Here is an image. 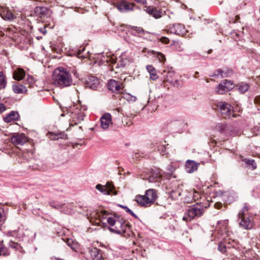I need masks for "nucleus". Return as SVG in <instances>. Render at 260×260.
Masks as SVG:
<instances>
[{
  "label": "nucleus",
  "mask_w": 260,
  "mask_h": 260,
  "mask_svg": "<svg viewBox=\"0 0 260 260\" xmlns=\"http://www.w3.org/2000/svg\"><path fill=\"white\" fill-rule=\"evenodd\" d=\"M243 161L245 162L247 167H251L253 170L256 168V163L253 159H244Z\"/></svg>",
  "instance_id": "36"
},
{
  "label": "nucleus",
  "mask_w": 260,
  "mask_h": 260,
  "mask_svg": "<svg viewBox=\"0 0 260 260\" xmlns=\"http://www.w3.org/2000/svg\"><path fill=\"white\" fill-rule=\"evenodd\" d=\"M52 79L54 85L60 88L70 86L73 83L70 71L63 67H59L54 70Z\"/></svg>",
  "instance_id": "1"
},
{
  "label": "nucleus",
  "mask_w": 260,
  "mask_h": 260,
  "mask_svg": "<svg viewBox=\"0 0 260 260\" xmlns=\"http://www.w3.org/2000/svg\"><path fill=\"white\" fill-rule=\"evenodd\" d=\"M107 222L110 226L109 230L113 233L118 234L127 233L129 235V233L132 232V225L122 218L116 220L113 217H109L107 219Z\"/></svg>",
  "instance_id": "2"
},
{
  "label": "nucleus",
  "mask_w": 260,
  "mask_h": 260,
  "mask_svg": "<svg viewBox=\"0 0 260 260\" xmlns=\"http://www.w3.org/2000/svg\"><path fill=\"white\" fill-rule=\"evenodd\" d=\"M220 112L223 116L226 117H230L232 114V107L231 106L226 103H222L219 106Z\"/></svg>",
  "instance_id": "20"
},
{
  "label": "nucleus",
  "mask_w": 260,
  "mask_h": 260,
  "mask_svg": "<svg viewBox=\"0 0 260 260\" xmlns=\"http://www.w3.org/2000/svg\"><path fill=\"white\" fill-rule=\"evenodd\" d=\"M88 252L92 260H102L103 256L101 250L96 247H89L88 248Z\"/></svg>",
  "instance_id": "14"
},
{
  "label": "nucleus",
  "mask_w": 260,
  "mask_h": 260,
  "mask_svg": "<svg viewBox=\"0 0 260 260\" xmlns=\"http://www.w3.org/2000/svg\"><path fill=\"white\" fill-rule=\"evenodd\" d=\"M40 30L41 32H43L44 34H45L46 30L45 28H40Z\"/></svg>",
  "instance_id": "60"
},
{
  "label": "nucleus",
  "mask_w": 260,
  "mask_h": 260,
  "mask_svg": "<svg viewBox=\"0 0 260 260\" xmlns=\"http://www.w3.org/2000/svg\"><path fill=\"white\" fill-rule=\"evenodd\" d=\"M135 6L134 3H129L126 0H122L115 5V7L121 13L133 11Z\"/></svg>",
  "instance_id": "5"
},
{
  "label": "nucleus",
  "mask_w": 260,
  "mask_h": 260,
  "mask_svg": "<svg viewBox=\"0 0 260 260\" xmlns=\"http://www.w3.org/2000/svg\"><path fill=\"white\" fill-rule=\"evenodd\" d=\"M86 87L93 89L98 90L101 88L100 81L99 79L95 76H89L86 81Z\"/></svg>",
  "instance_id": "10"
},
{
  "label": "nucleus",
  "mask_w": 260,
  "mask_h": 260,
  "mask_svg": "<svg viewBox=\"0 0 260 260\" xmlns=\"http://www.w3.org/2000/svg\"><path fill=\"white\" fill-rule=\"evenodd\" d=\"M147 70L150 74V78L154 80L158 78L156 71L155 68L151 65H147L146 67Z\"/></svg>",
  "instance_id": "29"
},
{
  "label": "nucleus",
  "mask_w": 260,
  "mask_h": 260,
  "mask_svg": "<svg viewBox=\"0 0 260 260\" xmlns=\"http://www.w3.org/2000/svg\"><path fill=\"white\" fill-rule=\"evenodd\" d=\"M27 80L28 81V83L29 84H32L34 82V79H33L32 77H31V76H29L27 77Z\"/></svg>",
  "instance_id": "54"
},
{
  "label": "nucleus",
  "mask_w": 260,
  "mask_h": 260,
  "mask_svg": "<svg viewBox=\"0 0 260 260\" xmlns=\"http://www.w3.org/2000/svg\"><path fill=\"white\" fill-rule=\"evenodd\" d=\"M7 85L6 77L2 71L0 72V89H4Z\"/></svg>",
  "instance_id": "34"
},
{
  "label": "nucleus",
  "mask_w": 260,
  "mask_h": 260,
  "mask_svg": "<svg viewBox=\"0 0 260 260\" xmlns=\"http://www.w3.org/2000/svg\"><path fill=\"white\" fill-rule=\"evenodd\" d=\"M112 187V185L107 183L105 186L98 184L96 185L95 188L104 194L110 195L111 193H113Z\"/></svg>",
  "instance_id": "17"
},
{
  "label": "nucleus",
  "mask_w": 260,
  "mask_h": 260,
  "mask_svg": "<svg viewBox=\"0 0 260 260\" xmlns=\"http://www.w3.org/2000/svg\"><path fill=\"white\" fill-rule=\"evenodd\" d=\"M175 168L173 167L172 164H169L167 166V172L165 173V177L167 179H170L171 177L173 175V172L175 171Z\"/></svg>",
  "instance_id": "32"
},
{
  "label": "nucleus",
  "mask_w": 260,
  "mask_h": 260,
  "mask_svg": "<svg viewBox=\"0 0 260 260\" xmlns=\"http://www.w3.org/2000/svg\"><path fill=\"white\" fill-rule=\"evenodd\" d=\"M9 246L12 248L19 249L20 247V245L17 242H14L12 241H10L8 244Z\"/></svg>",
  "instance_id": "42"
},
{
  "label": "nucleus",
  "mask_w": 260,
  "mask_h": 260,
  "mask_svg": "<svg viewBox=\"0 0 260 260\" xmlns=\"http://www.w3.org/2000/svg\"><path fill=\"white\" fill-rule=\"evenodd\" d=\"M57 139H66L67 138V135L65 134L64 132H61L60 133H58L57 135Z\"/></svg>",
  "instance_id": "46"
},
{
  "label": "nucleus",
  "mask_w": 260,
  "mask_h": 260,
  "mask_svg": "<svg viewBox=\"0 0 260 260\" xmlns=\"http://www.w3.org/2000/svg\"><path fill=\"white\" fill-rule=\"evenodd\" d=\"M254 103L256 104H260V96H257L254 99Z\"/></svg>",
  "instance_id": "56"
},
{
  "label": "nucleus",
  "mask_w": 260,
  "mask_h": 260,
  "mask_svg": "<svg viewBox=\"0 0 260 260\" xmlns=\"http://www.w3.org/2000/svg\"><path fill=\"white\" fill-rule=\"evenodd\" d=\"M250 209V206L247 203H244L242 209L240 210L237 217L248 216L250 215L249 214V210Z\"/></svg>",
  "instance_id": "28"
},
{
  "label": "nucleus",
  "mask_w": 260,
  "mask_h": 260,
  "mask_svg": "<svg viewBox=\"0 0 260 260\" xmlns=\"http://www.w3.org/2000/svg\"><path fill=\"white\" fill-rule=\"evenodd\" d=\"M49 205L51 207H53L55 209H60L61 211L64 212L66 213H68V212H66L64 210V206L66 204L60 203L57 202L52 201L49 202Z\"/></svg>",
  "instance_id": "27"
},
{
  "label": "nucleus",
  "mask_w": 260,
  "mask_h": 260,
  "mask_svg": "<svg viewBox=\"0 0 260 260\" xmlns=\"http://www.w3.org/2000/svg\"><path fill=\"white\" fill-rule=\"evenodd\" d=\"M132 29L138 34H143L144 31V29L141 27L133 26Z\"/></svg>",
  "instance_id": "44"
},
{
  "label": "nucleus",
  "mask_w": 260,
  "mask_h": 260,
  "mask_svg": "<svg viewBox=\"0 0 260 260\" xmlns=\"http://www.w3.org/2000/svg\"><path fill=\"white\" fill-rule=\"evenodd\" d=\"M236 86L238 87V90L242 93L246 92L249 88V85L245 82H241L238 84Z\"/></svg>",
  "instance_id": "30"
},
{
  "label": "nucleus",
  "mask_w": 260,
  "mask_h": 260,
  "mask_svg": "<svg viewBox=\"0 0 260 260\" xmlns=\"http://www.w3.org/2000/svg\"><path fill=\"white\" fill-rule=\"evenodd\" d=\"M222 78H226L230 76L233 73V71L231 69H226L224 70H222Z\"/></svg>",
  "instance_id": "39"
},
{
  "label": "nucleus",
  "mask_w": 260,
  "mask_h": 260,
  "mask_svg": "<svg viewBox=\"0 0 260 260\" xmlns=\"http://www.w3.org/2000/svg\"><path fill=\"white\" fill-rule=\"evenodd\" d=\"M212 50L211 49L209 50L208 51V53H211L212 52Z\"/></svg>",
  "instance_id": "64"
},
{
  "label": "nucleus",
  "mask_w": 260,
  "mask_h": 260,
  "mask_svg": "<svg viewBox=\"0 0 260 260\" xmlns=\"http://www.w3.org/2000/svg\"><path fill=\"white\" fill-rule=\"evenodd\" d=\"M238 221L240 226L245 230H251L253 226V222L250 215L238 217Z\"/></svg>",
  "instance_id": "7"
},
{
  "label": "nucleus",
  "mask_w": 260,
  "mask_h": 260,
  "mask_svg": "<svg viewBox=\"0 0 260 260\" xmlns=\"http://www.w3.org/2000/svg\"><path fill=\"white\" fill-rule=\"evenodd\" d=\"M4 211L0 209V225H1L5 221V216L3 215Z\"/></svg>",
  "instance_id": "47"
},
{
  "label": "nucleus",
  "mask_w": 260,
  "mask_h": 260,
  "mask_svg": "<svg viewBox=\"0 0 260 260\" xmlns=\"http://www.w3.org/2000/svg\"><path fill=\"white\" fill-rule=\"evenodd\" d=\"M199 164L194 160H187L185 164V170L188 173H192L198 169Z\"/></svg>",
  "instance_id": "19"
},
{
  "label": "nucleus",
  "mask_w": 260,
  "mask_h": 260,
  "mask_svg": "<svg viewBox=\"0 0 260 260\" xmlns=\"http://www.w3.org/2000/svg\"><path fill=\"white\" fill-rule=\"evenodd\" d=\"M168 31L173 34L182 35L184 34L185 28L180 23L172 24L169 25Z\"/></svg>",
  "instance_id": "9"
},
{
  "label": "nucleus",
  "mask_w": 260,
  "mask_h": 260,
  "mask_svg": "<svg viewBox=\"0 0 260 260\" xmlns=\"http://www.w3.org/2000/svg\"><path fill=\"white\" fill-rule=\"evenodd\" d=\"M19 114L17 112L13 111L5 117L4 120L5 122L9 123L13 121L17 120L19 118Z\"/></svg>",
  "instance_id": "24"
},
{
  "label": "nucleus",
  "mask_w": 260,
  "mask_h": 260,
  "mask_svg": "<svg viewBox=\"0 0 260 260\" xmlns=\"http://www.w3.org/2000/svg\"><path fill=\"white\" fill-rule=\"evenodd\" d=\"M67 244L69 246L71 247V248L73 250H75L76 248V244L74 242L73 240L70 239H68L66 241Z\"/></svg>",
  "instance_id": "40"
},
{
  "label": "nucleus",
  "mask_w": 260,
  "mask_h": 260,
  "mask_svg": "<svg viewBox=\"0 0 260 260\" xmlns=\"http://www.w3.org/2000/svg\"><path fill=\"white\" fill-rule=\"evenodd\" d=\"M214 207L216 209H220L222 207V204L220 202H216L214 204Z\"/></svg>",
  "instance_id": "51"
},
{
  "label": "nucleus",
  "mask_w": 260,
  "mask_h": 260,
  "mask_svg": "<svg viewBox=\"0 0 260 260\" xmlns=\"http://www.w3.org/2000/svg\"><path fill=\"white\" fill-rule=\"evenodd\" d=\"M234 87V83L231 80H224L217 87V93L223 94L232 90Z\"/></svg>",
  "instance_id": "6"
},
{
  "label": "nucleus",
  "mask_w": 260,
  "mask_h": 260,
  "mask_svg": "<svg viewBox=\"0 0 260 260\" xmlns=\"http://www.w3.org/2000/svg\"><path fill=\"white\" fill-rule=\"evenodd\" d=\"M112 123V116L110 113L104 114L101 118V125L102 128L107 129Z\"/></svg>",
  "instance_id": "15"
},
{
  "label": "nucleus",
  "mask_w": 260,
  "mask_h": 260,
  "mask_svg": "<svg viewBox=\"0 0 260 260\" xmlns=\"http://www.w3.org/2000/svg\"><path fill=\"white\" fill-rule=\"evenodd\" d=\"M240 19V16L239 15H237L235 17V20L234 21V23L238 22Z\"/></svg>",
  "instance_id": "57"
},
{
  "label": "nucleus",
  "mask_w": 260,
  "mask_h": 260,
  "mask_svg": "<svg viewBox=\"0 0 260 260\" xmlns=\"http://www.w3.org/2000/svg\"><path fill=\"white\" fill-rule=\"evenodd\" d=\"M130 214L132 216H133V217H134L135 218H136V219L138 218V216L136 214H135L133 211L131 212V213Z\"/></svg>",
  "instance_id": "58"
},
{
  "label": "nucleus",
  "mask_w": 260,
  "mask_h": 260,
  "mask_svg": "<svg viewBox=\"0 0 260 260\" xmlns=\"http://www.w3.org/2000/svg\"><path fill=\"white\" fill-rule=\"evenodd\" d=\"M160 41L167 44L169 43V39L165 37H162L160 38Z\"/></svg>",
  "instance_id": "48"
},
{
  "label": "nucleus",
  "mask_w": 260,
  "mask_h": 260,
  "mask_svg": "<svg viewBox=\"0 0 260 260\" xmlns=\"http://www.w3.org/2000/svg\"><path fill=\"white\" fill-rule=\"evenodd\" d=\"M119 207H120L121 208L124 209L125 211L127 213H128L129 214L131 213V212H132V211L129 209L127 206H124V205H118Z\"/></svg>",
  "instance_id": "49"
},
{
  "label": "nucleus",
  "mask_w": 260,
  "mask_h": 260,
  "mask_svg": "<svg viewBox=\"0 0 260 260\" xmlns=\"http://www.w3.org/2000/svg\"><path fill=\"white\" fill-rule=\"evenodd\" d=\"M130 61V59H128L126 56L122 54L121 55L117 61V67H124L127 65H128Z\"/></svg>",
  "instance_id": "25"
},
{
  "label": "nucleus",
  "mask_w": 260,
  "mask_h": 260,
  "mask_svg": "<svg viewBox=\"0 0 260 260\" xmlns=\"http://www.w3.org/2000/svg\"><path fill=\"white\" fill-rule=\"evenodd\" d=\"M85 116L84 112L81 109L76 108L72 113L71 117L73 121L75 122V124L80 123L84 120Z\"/></svg>",
  "instance_id": "13"
},
{
  "label": "nucleus",
  "mask_w": 260,
  "mask_h": 260,
  "mask_svg": "<svg viewBox=\"0 0 260 260\" xmlns=\"http://www.w3.org/2000/svg\"><path fill=\"white\" fill-rule=\"evenodd\" d=\"M148 53L157 58L160 62H164L166 60L165 55L160 52H156L151 50L149 51Z\"/></svg>",
  "instance_id": "31"
},
{
  "label": "nucleus",
  "mask_w": 260,
  "mask_h": 260,
  "mask_svg": "<svg viewBox=\"0 0 260 260\" xmlns=\"http://www.w3.org/2000/svg\"><path fill=\"white\" fill-rule=\"evenodd\" d=\"M25 76V72L21 68L15 70L13 72V77L17 81H20L24 78Z\"/></svg>",
  "instance_id": "23"
},
{
  "label": "nucleus",
  "mask_w": 260,
  "mask_h": 260,
  "mask_svg": "<svg viewBox=\"0 0 260 260\" xmlns=\"http://www.w3.org/2000/svg\"><path fill=\"white\" fill-rule=\"evenodd\" d=\"M174 73L172 72L168 73L167 75V81L171 83L174 86H178L179 85V81L177 79H170L169 77H171Z\"/></svg>",
  "instance_id": "33"
},
{
  "label": "nucleus",
  "mask_w": 260,
  "mask_h": 260,
  "mask_svg": "<svg viewBox=\"0 0 260 260\" xmlns=\"http://www.w3.org/2000/svg\"><path fill=\"white\" fill-rule=\"evenodd\" d=\"M222 73H223L222 70L221 69H219L215 71L214 74L213 75V76H214L217 78H218V77L222 78Z\"/></svg>",
  "instance_id": "45"
},
{
  "label": "nucleus",
  "mask_w": 260,
  "mask_h": 260,
  "mask_svg": "<svg viewBox=\"0 0 260 260\" xmlns=\"http://www.w3.org/2000/svg\"><path fill=\"white\" fill-rule=\"evenodd\" d=\"M3 241L0 242V256H6L9 255L8 249L3 244Z\"/></svg>",
  "instance_id": "35"
},
{
  "label": "nucleus",
  "mask_w": 260,
  "mask_h": 260,
  "mask_svg": "<svg viewBox=\"0 0 260 260\" xmlns=\"http://www.w3.org/2000/svg\"><path fill=\"white\" fill-rule=\"evenodd\" d=\"M172 192L177 194L178 196H180L181 195V191L179 190V189L177 190H172Z\"/></svg>",
  "instance_id": "55"
},
{
  "label": "nucleus",
  "mask_w": 260,
  "mask_h": 260,
  "mask_svg": "<svg viewBox=\"0 0 260 260\" xmlns=\"http://www.w3.org/2000/svg\"><path fill=\"white\" fill-rule=\"evenodd\" d=\"M49 9L45 7H36L34 9V13L40 17L47 16L48 14Z\"/></svg>",
  "instance_id": "22"
},
{
  "label": "nucleus",
  "mask_w": 260,
  "mask_h": 260,
  "mask_svg": "<svg viewBox=\"0 0 260 260\" xmlns=\"http://www.w3.org/2000/svg\"><path fill=\"white\" fill-rule=\"evenodd\" d=\"M6 110V108L5 106L2 103H0V113L4 112Z\"/></svg>",
  "instance_id": "50"
},
{
  "label": "nucleus",
  "mask_w": 260,
  "mask_h": 260,
  "mask_svg": "<svg viewBox=\"0 0 260 260\" xmlns=\"http://www.w3.org/2000/svg\"><path fill=\"white\" fill-rule=\"evenodd\" d=\"M125 98L129 102H135L137 100V98L135 96L132 95L129 93L125 95Z\"/></svg>",
  "instance_id": "41"
},
{
  "label": "nucleus",
  "mask_w": 260,
  "mask_h": 260,
  "mask_svg": "<svg viewBox=\"0 0 260 260\" xmlns=\"http://www.w3.org/2000/svg\"><path fill=\"white\" fill-rule=\"evenodd\" d=\"M71 72L77 78H79V75L77 73V71L76 69H73Z\"/></svg>",
  "instance_id": "52"
},
{
  "label": "nucleus",
  "mask_w": 260,
  "mask_h": 260,
  "mask_svg": "<svg viewBox=\"0 0 260 260\" xmlns=\"http://www.w3.org/2000/svg\"><path fill=\"white\" fill-rule=\"evenodd\" d=\"M221 128H220V131L221 133H224V129L225 128L224 126H221Z\"/></svg>",
  "instance_id": "59"
},
{
  "label": "nucleus",
  "mask_w": 260,
  "mask_h": 260,
  "mask_svg": "<svg viewBox=\"0 0 260 260\" xmlns=\"http://www.w3.org/2000/svg\"><path fill=\"white\" fill-rule=\"evenodd\" d=\"M206 207L201 203H197L191 205L186 210L185 215L183 217V220L186 222L190 221L194 218H198L202 216Z\"/></svg>",
  "instance_id": "4"
},
{
  "label": "nucleus",
  "mask_w": 260,
  "mask_h": 260,
  "mask_svg": "<svg viewBox=\"0 0 260 260\" xmlns=\"http://www.w3.org/2000/svg\"><path fill=\"white\" fill-rule=\"evenodd\" d=\"M140 156V155L139 154V153H137V152L134 153L132 155L133 158L136 159H137L138 158H139Z\"/></svg>",
  "instance_id": "53"
},
{
  "label": "nucleus",
  "mask_w": 260,
  "mask_h": 260,
  "mask_svg": "<svg viewBox=\"0 0 260 260\" xmlns=\"http://www.w3.org/2000/svg\"><path fill=\"white\" fill-rule=\"evenodd\" d=\"M170 124L171 125V126L180 128L183 127L184 123L183 120L181 118H173L171 120Z\"/></svg>",
  "instance_id": "26"
},
{
  "label": "nucleus",
  "mask_w": 260,
  "mask_h": 260,
  "mask_svg": "<svg viewBox=\"0 0 260 260\" xmlns=\"http://www.w3.org/2000/svg\"><path fill=\"white\" fill-rule=\"evenodd\" d=\"M19 231V229L14 230V231H9L7 232V235L13 237L18 238V232Z\"/></svg>",
  "instance_id": "38"
},
{
  "label": "nucleus",
  "mask_w": 260,
  "mask_h": 260,
  "mask_svg": "<svg viewBox=\"0 0 260 260\" xmlns=\"http://www.w3.org/2000/svg\"><path fill=\"white\" fill-rule=\"evenodd\" d=\"M225 244H228L233 247H235L238 245V242L235 240L227 239L224 240Z\"/></svg>",
  "instance_id": "37"
},
{
  "label": "nucleus",
  "mask_w": 260,
  "mask_h": 260,
  "mask_svg": "<svg viewBox=\"0 0 260 260\" xmlns=\"http://www.w3.org/2000/svg\"><path fill=\"white\" fill-rule=\"evenodd\" d=\"M118 111L119 112L122 113V110L120 108L118 109Z\"/></svg>",
  "instance_id": "63"
},
{
  "label": "nucleus",
  "mask_w": 260,
  "mask_h": 260,
  "mask_svg": "<svg viewBox=\"0 0 260 260\" xmlns=\"http://www.w3.org/2000/svg\"><path fill=\"white\" fill-rule=\"evenodd\" d=\"M161 175L159 171L152 170L151 171L147 180L150 183H155L159 182L161 180Z\"/></svg>",
  "instance_id": "18"
},
{
  "label": "nucleus",
  "mask_w": 260,
  "mask_h": 260,
  "mask_svg": "<svg viewBox=\"0 0 260 260\" xmlns=\"http://www.w3.org/2000/svg\"><path fill=\"white\" fill-rule=\"evenodd\" d=\"M226 247V245L225 243L220 242L218 245V249L221 252H224L225 251V249Z\"/></svg>",
  "instance_id": "43"
},
{
  "label": "nucleus",
  "mask_w": 260,
  "mask_h": 260,
  "mask_svg": "<svg viewBox=\"0 0 260 260\" xmlns=\"http://www.w3.org/2000/svg\"><path fill=\"white\" fill-rule=\"evenodd\" d=\"M27 141V138L25 134H15L11 137V142L14 145H23Z\"/></svg>",
  "instance_id": "12"
},
{
  "label": "nucleus",
  "mask_w": 260,
  "mask_h": 260,
  "mask_svg": "<svg viewBox=\"0 0 260 260\" xmlns=\"http://www.w3.org/2000/svg\"><path fill=\"white\" fill-rule=\"evenodd\" d=\"M132 124V122H131L130 123H128V122H126V124H125V125H127L128 126H130L131 124Z\"/></svg>",
  "instance_id": "62"
},
{
  "label": "nucleus",
  "mask_w": 260,
  "mask_h": 260,
  "mask_svg": "<svg viewBox=\"0 0 260 260\" xmlns=\"http://www.w3.org/2000/svg\"><path fill=\"white\" fill-rule=\"evenodd\" d=\"M0 15L5 20L12 21L15 17L13 14L7 9H4L0 11Z\"/></svg>",
  "instance_id": "21"
},
{
  "label": "nucleus",
  "mask_w": 260,
  "mask_h": 260,
  "mask_svg": "<svg viewBox=\"0 0 260 260\" xmlns=\"http://www.w3.org/2000/svg\"><path fill=\"white\" fill-rule=\"evenodd\" d=\"M108 89L115 93H120L122 91L121 83L119 81L110 79L107 84Z\"/></svg>",
  "instance_id": "8"
},
{
  "label": "nucleus",
  "mask_w": 260,
  "mask_h": 260,
  "mask_svg": "<svg viewBox=\"0 0 260 260\" xmlns=\"http://www.w3.org/2000/svg\"><path fill=\"white\" fill-rule=\"evenodd\" d=\"M144 10L155 19L160 18L164 15V12L161 9H158L153 6L145 7Z\"/></svg>",
  "instance_id": "11"
},
{
  "label": "nucleus",
  "mask_w": 260,
  "mask_h": 260,
  "mask_svg": "<svg viewBox=\"0 0 260 260\" xmlns=\"http://www.w3.org/2000/svg\"><path fill=\"white\" fill-rule=\"evenodd\" d=\"M198 74H199V73H198V72H195L194 75V77L195 78H197V75H198Z\"/></svg>",
  "instance_id": "61"
},
{
  "label": "nucleus",
  "mask_w": 260,
  "mask_h": 260,
  "mask_svg": "<svg viewBox=\"0 0 260 260\" xmlns=\"http://www.w3.org/2000/svg\"><path fill=\"white\" fill-rule=\"evenodd\" d=\"M157 198L156 191L154 189H149L145 191L144 195H137L135 201L141 206L148 207L152 205Z\"/></svg>",
  "instance_id": "3"
},
{
  "label": "nucleus",
  "mask_w": 260,
  "mask_h": 260,
  "mask_svg": "<svg viewBox=\"0 0 260 260\" xmlns=\"http://www.w3.org/2000/svg\"><path fill=\"white\" fill-rule=\"evenodd\" d=\"M12 89L16 94L26 93L27 91V88L25 86L17 82H13Z\"/></svg>",
  "instance_id": "16"
}]
</instances>
